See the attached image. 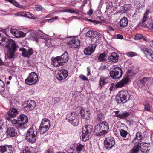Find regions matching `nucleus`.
<instances>
[{"label": "nucleus", "instance_id": "obj_7", "mask_svg": "<svg viewBox=\"0 0 153 153\" xmlns=\"http://www.w3.org/2000/svg\"><path fill=\"white\" fill-rule=\"evenodd\" d=\"M86 35L90 38L91 40L94 42H99L101 39V34L96 31L89 30L87 32Z\"/></svg>", "mask_w": 153, "mask_h": 153}, {"label": "nucleus", "instance_id": "obj_34", "mask_svg": "<svg viewBox=\"0 0 153 153\" xmlns=\"http://www.w3.org/2000/svg\"><path fill=\"white\" fill-rule=\"evenodd\" d=\"M6 1H8L10 3L13 4V5L21 9L23 8V7L22 5L19 4L18 2L15 0H5Z\"/></svg>", "mask_w": 153, "mask_h": 153}, {"label": "nucleus", "instance_id": "obj_30", "mask_svg": "<svg viewBox=\"0 0 153 153\" xmlns=\"http://www.w3.org/2000/svg\"><path fill=\"white\" fill-rule=\"evenodd\" d=\"M109 60L114 62H117L119 59V55L116 53H113L108 58Z\"/></svg>", "mask_w": 153, "mask_h": 153}, {"label": "nucleus", "instance_id": "obj_57", "mask_svg": "<svg viewBox=\"0 0 153 153\" xmlns=\"http://www.w3.org/2000/svg\"><path fill=\"white\" fill-rule=\"evenodd\" d=\"M58 19V17L57 16L53 17H51V18L48 19V21L50 22H51L54 20H56Z\"/></svg>", "mask_w": 153, "mask_h": 153}, {"label": "nucleus", "instance_id": "obj_42", "mask_svg": "<svg viewBox=\"0 0 153 153\" xmlns=\"http://www.w3.org/2000/svg\"><path fill=\"white\" fill-rule=\"evenodd\" d=\"M76 150L77 151H81L84 148V146L82 144L79 143H77L76 144Z\"/></svg>", "mask_w": 153, "mask_h": 153}, {"label": "nucleus", "instance_id": "obj_44", "mask_svg": "<svg viewBox=\"0 0 153 153\" xmlns=\"http://www.w3.org/2000/svg\"><path fill=\"white\" fill-rule=\"evenodd\" d=\"M59 98L57 97H55L52 98V104L55 105L59 103L60 101Z\"/></svg>", "mask_w": 153, "mask_h": 153}, {"label": "nucleus", "instance_id": "obj_36", "mask_svg": "<svg viewBox=\"0 0 153 153\" xmlns=\"http://www.w3.org/2000/svg\"><path fill=\"white\" fill-rule=\"evenodd\" d=\"M29 39L32 40L36 41V43L38 42V39L34 32H32L30 33Z\"/></svg>", "mask_w": 153, "mask_h": 153}, {"label": "nucleus", "instance_id": "obj_43", "mask_svg": "<svg viewBox=\"0 0 153 153\" xmlns=\"http://www.w3.org/2000/svg\"><path fill=\"white\" fill-rule=\"evenodd\" d=\"M120 136L123 138L126 137L128 135V132L123 129L120 131Z\"/></svg>", "mask_w": 153, "mask_h": 153}, {"label": "nucleus", "instance_id": "obj_40", "mask_svg": "<svg viewBox=\"0 0 153 153\" xmlns=\"http://www.w3.org/2000/svg\"><path fill=\"white\" fill-rule=\"evenodd\" d=\"M149 13V10H147L146 11L145 13L144 14L142 21V23L143 24L145 22H146V21H147V20L148 19V15Z\"/></svg>", "mask_w": 153, "mask_h": 153}, {"label": "nucleus", "instance_id": "obj_32", "mask_svg": "<svg viewBox=\"0 0 153 153\" xmlns=\"http://www.w3.org/2000/svg\"><path fill=\"white\" fill-rule=\"evenodd\" d=\"M40 125L50 128V121L47 118L43 119Z\"/></svg>", "mask_w": 153, "mask_h": 153}, {"label": "nucleus", "instance_id": "obj_29", "mask_svg": "<svg viewBox=\"0 0 153 153\" xmlns=\"http://www.w3.org/2000/svg\"><path fill=\"white\" fill-rule=\"evenodd\" d=\"M59 58L61 61L60 62L62 63V65L63 63L67 62L68 60V55L66 51H65L64 53L62 55L58 56Z\"/></svg>", "mask_w": 153, "mask_h": 153}, {"label": "nucleus", "instance_id": "obj_6", "mask_svg": "<svg viewBox=\"0 0 153 153\" xmlns=\"http://www.w3.org/2000/svg\"><path fill=\"white\" fill-rule=\"evenodd\" d=\"M93 129V126L90 124H88L83 126L82 128V138L83 141H86L89 138V136Z\"/></svg>", "mask_w": 153, "mask_h": 153}, {"label": "nucleus", "instance_id": "obj_27", "mask_svg": "<svg viewBox=\"0 0 153 153\" xmlns=\"http://www.w3.org/2000/svg\"><path fill=\"white\" fill-rule=\"evenodd\" d=\"M118 24L121 28H123L126 27L128 24V20L127 17H123L120 19L118 22Z\"/></svg>", "mask_w": 153, "mask_h": 153}, {"label": "nucleus", "instance_id": "obj_60", "mask_svg": "<svg viewBox=\"0 0 153 153\" xmlns=\"http://www.w3.org/2000/svg\"><path fill=\"white\" fill-rule=\"evenodd\" d=\"M54 151L52 148H50L48 150L46 151L45 153H53Z\"/></svg>", "mask_w": 153, "mask_h": 153}, {"label": "nucleus", "instance_id": "obj_38", "mask_svg": "<svg viewBox=\"0 0 153 153\" xmlns=\"http://www.w3.org/2000/svg\"><path fill=\"white\" fill-rule=\"evenodd\" d=\"M49 128L40 125L39 128V130L41 134H43L46 132L47 131L49 130Z\"/></svg>", "mask_w": 153, "mask_h": 153}, {"label": "nucleus", "instance_id": "obj_62", "mask_svg": "<svg viewBox=\"0 0 153 153\" xmlns=\"http://www.w3.org/2000/svg\"><path fill=\"white\" fill-rule=\"evenodd\" d=\"M89 21H90L91 22H93L94 23L96 24H98L101 23L100 21L95 20H91L90 19H89Z\"/></svg>", "mask_w": 153, "mask_h": 153}, {"label": "nucleus", "instance_id": "obj_47", "mask_svg": "<svg viewBox=\"0 0 153 153\" xmlns=\"http://www.w3.org/2000/svg\"><path fill=\"white\" fill-rule=\"evenodd\" d=\"M4 83L0 79V91L4 92Z\"/></svg>", "mask_w": 153, "mask_h": 153}, {"label": "nucleus", "instance_id": "obj_31", "mask_svg": "<svg viewBox=\"0 0 153 153\" xmlns=\"http://www.w3.org/2000/svg\"><path fill=\"white\" fill-rule=\"evenodd\" d=\"M108 77L101 76L99 80V85L100 87H102L105 84L108 82Z\"/></svg>", "mask_w": 153, "mask_h": 153}, {"label": "nucleus", "instance_id": "obj_33", "mask_svg": "<svg viewBox=\"0 0 153 153\" xmlns=\"http://www.w3.org/2000/svg\"><path fill=\"white\" fill-rule=\"evenodd\" d=\"M144 53L146 56L148 58L153 62V53H151V51L148 49H146Z\"/></svg>", "mask_w": 153, "mask_h": 153}, {"label": "nucleus", "instance_id": "obj_41", "mask_svg": "<svg viewBox=\"0 0 153 153\" xmlns=\"http://www.w3.org/2000/svg\"><path fill=\"white\" fill-rule=\"evenodd\" d=\"M96 120L98 121H101L104 119V114L102 113H99L97 115Z\"/></svg>", "mask_w": 153, "mask_h": 153}, {"label": "nucleus", "instance_id": "obj_25", "mask_svg": "<svg viewBox=\"0 0 153 153\" xmlns=\"http://www.w3.org/2000/svg\"><path fill=\"white\" fill-rule=\"evenodd\" d=\"M143 137L142 133L141 132H137L136 134L135 137L132 141V143L139 144V143L141 142Z\"/></svg>", "mask_w": 153, "mask_h": 153}, {"label": "nucleus", "instance_id": "obj_9", "mask_svg": "<svg viewBox=\"0 0 153 153\" xmlns=\"http://www.w3.org/2000/svg\"><path fill=\"white\" fill-rule=\"evenodd\" d=\"M66 119L71 124L73 125L74 126L77 125L78 120L77 119V114L75 112H71L68 113L67 115Z\"/></svg>", "mask_w": 153, "mask_h": 153}, {"label": "nucleus", "instance_id": "obj_19", "mask_svg": "<svg viewBox=\"0 0 153 153\" xmlns=\"http://www.w3.org/2000/svg\"><path fill=\"white\" fill-rule=\"evenodd\" d=\"M129 79L128 77H123L122 79L115 85L116 88H121L124 86L129 82Z\"/></svg>", "mask_w": 153, "mask_h": 153}, {"label": "nucleus", "instance_id": "obj_58", "mask_svg": "<svg viewBox=\"0 0 153 153\" xmlns=\"http://www.w3.org/2000/svg\"><path fill=\"white\" fill-rule=\"evenodd\" d=\"M35 9L36 11H40L42 9V7L40 5H37L35 6Z\"/></svg>", "mask_w": 153, "mask_h": 153}, {"label": "nucleus", "instance_id": "obj_59", "mask_svg": "<svg viewBox=\"0 0 153 153\" xmlns=\"http://www.w3.org/2000/svg\"><path fill=\"white\" fill-rule=\"evenodd\" d=\"M115 3L116 4H113V6H114V7H115V8H117V7L116 6H121V3H119L118 2V1H115Z\"/></svg>", "mask_w": 153, "mask_h": 153}, {"label": "nucleus", "instance_id": "obj_39", "mask_svg": "<svg viewBox=\"0 0 153 153\" xmlns=\"http://www.w3.org/2000/svg\"><path fill=\"white\" fill-rule=\"evenodd\" d=\"M144 110L145 111L150 112L151 110V106L150 104L148 102H146L144 103Z\"/></svg>", "mask_w": 153, "mask_h": 153}, {"label": "nucleus", "instance_id": "obj_12", "mask_svg": "<svg viewBox=\"0 0 153 153\" xmlns=\"http://www.w3.org/2000/svg\"><path fill=\"white\" fill-rule=\"evenodd\" d=\"M105 147L108 150H110L115 144L114 139L112 136L107 137L104 141Z\"/></svg>", "mask_w": 153, "mask_h": 153}, {"label": "nucleus", "instance_id": "obj_35", "mask_svg": "<svg viewBox=\"0 0 153 153\" xmlns=\"http://www.w3.org/2000/svg\"><path fill=\"white\" fill-rule=\"evenodd\" d=\"M62 11L63 12H68L71 13H75L77 15L79 13L78 11H76L73 9L68 8H64Z\"/></svg>", "mask_w": 153, "mask_h": 153}, {"label": "nucleus", "instance_id": "obj_18", "mask_svg": "<svg viewBox=\"0 0 153 153\" xmlns=\"http://www.w3.org/2000/svg\"><path fill=\"white\" fill-rule=\"evenodd\" d=\"M80 113L83 118L87 120L90 119L91 113L88 109L82 108L80 110Z\"/></svg>", "mask_w": 153, "mask_h": 153}, {"label": "nucleus", "instance_id": "obj_52", "mask_svg": "<svg viewBox=\"0 0 153 153\" xmlns=\"http://www.w3.org/2000/svg\"><path fill=\"white\" fill-rule=\"evenodd\" d=\"M30 148L28 147H26L23 150L21 153H30Z\"/></svg>", "mask_w": 153, "mask_h": 153}, {"label": "nucleus", "instance_id": "obj_15", "mask_svg": "<svg viewBox=\"0 0 153 153\" xmlns=\"http://www.w3.org/2000/svg\"><path fill=\"white\" fill-rule=\"evenodd\" d=\"M10 31L11 33L16 38L24 37L26 34V33L15 28H12Z\"/></svg>", "mask_w": 153, "mask_h": 153}, {"label": "nucleus", "instance_id": "obj_49", "mask_svg": "<svg viewBox=\"0 0 153 153\" xmlns=\"http://www.w3.org/2000/svg\"><path fill=\"white\" fill-rule=\"evenodd\" d=\"M127 55L128 57H132L134 56H136L137 54L134 52L130 51L127 53Z\"/></svg>", "mask_w": 153, "mask_h": 153}, {"label": "nucleus", "instance_id": "obj_23", "mask_svg": "<svg viewBox=\"0 0 153 153\" xmlns=\"http://www.w3.org/2000/svg\"><path fill=\"white\" fill-rule=\"evenodd\" d=\"M19 50L22 51V55L24 57L29 58L34 53V51L32 49H29L28 51L24 48H20Z\"/></svg>", "mask_w": 153, "mask_h": 153}, {"label": "nucleus", "instance_id": "obj_64", "mask_svg": "<svg viewBox=\"0 0 153 153\" xmlns=\"http://www.w3.org/2000/svg\"><path fill=\"white\" fill-rule=\"evenodd\" d=\"M93 11L91 9L90 10L87 12V13L88 15H91L93 14Z\"/></svg>", "mask_w": 153, "mask_h": 153}, {"label": "nucleus", "instance_id": "obj_37", "mask_svg": "<svg viewBox=\"0 0 153 153\" xmlns=\"http://www.w3.org/2000/svg\"><path fill=\"white\" fill-rule=\"evenodd\" d=\"M136 145L131 149L130 153H138L139 150V145L135 144Z\"/></svg>", "mask_w": 153, "mask_h": 153}, {"label": "nucleus", "instance_id": "obj_8", "mask_svg": "<svg viewBox=\"0 0 153 153\" xmlns=\"http://www.w3.org/2000/svg\"><path fill=\"white\" fill-rule=\"evenodd\" d=\"M38 80V76L37 74L34 72H32L29 74L28 77L26 79L25 82L27 84L32 85L36 83Z\"/></svg>", "mask_w": 153, "mask_h": 153}, {"label": "nucleus", "instance_id": "obj_48", "mask_svg": "<svg viewBox=\"0 0 153 153\" xmlns=\"http://www.w3.org/2000/svg\"><path fill=\"white\" fill-rule=\"evenodd\" d=\"M137 87H142L144 85L141 79H139L137 80Z\"/></svg>", "mask_w": 153, "mask_h": 153}, {"label": "nucleus", "instance_id": "obj_3", "mask_svg": "<svg viewBox=\"0 0 153 153\" xmlns=\"http://www.w3.org/2000/svg\"><path fill=\"white\" fill-rule=\"evenodd\" d=\"M28 122V118L27 116L23 114L19 115L17 119H13L11 123L14 124V126L17 128L22 127Z\"/></svg>", "mask_w": 153, "mask_h": 153}, {"label": "nucleus", "instance_id": "obj_16", "mask_svg": "<svg viewBox=\"0 0 153 153\" xmlns=\"http://www.w3.org/2000/svg\"><path fill=\"white\" fill-rule=\"evenodd\" d=\"M13 149L11 145H5L0 146V152L1 153H13Z\"/></svg>", "mask_w": 153, "mask_h": 153}, {"label": "nucleus", "instance_id": "obj_2", "mask_svg": "<svg viewBox=\"0 0 153 153\" xmlns=\"http://www.w3.org/2000/svg\"><path fill=\"white\" fill-rule=\"evenodd\" d=\"M108 129V123L106 122H103L95 126L94 132L96 136H100L105 135Z\"/></svg>", "mask_w": 153, "mask_h": 153}, {"label": "nucleus", "instance_id": "obj_56", "mask_svg": "<svg viewBox=\"0 0 153 153\" xmlns=\"http://www.w3.org/2000/svg\"><path fill=\"white\" fill-rule=\"evenodd\" d=\"M80 78L82 80L85 81V80H88V79L87 78L86 76H85V75H81L79 76Z\"/></svg>", "mask_w": 153, "mask_h": 153}, {"label": "nucleus", "instance_id": "obj_21", "mask_svg": "<svg viewBox=\"0 0 153 153\" xmlns=\"http://www.w3.org/2000/svg\"><path fill=\"white\" fill-rule=\"evenodd\" d=\"M96 47V45L95 44L90 45L89 47L84 50V54L87 55H91L94 52Z\"/></svg>", "mask_w": 153, "mask_h": 153}, {"label": "nucleus", "instance_id": "obj_20", "mask_svg": "<svg viewBox=\"0 0 153 153\" xmlns=\"http://www.w3.org/2000/svg\"><path fill=\"white\" fill-rule=\"evenodd\" d=\"M80 41L77 38H74L70 40L68 43L72 48H77L80 44Z\"/></svg>", "mask_w": 153, "mask_h": 153}, {"label": "nucleus", "instance_id": "obj_13", "mask_svg": "<svg viewBox=\"0 0 153 153\" xmlns=\"http://www.w3.org/2000/svg\"><path fill=\"white\" fill-rule=\"evenodd\" d=\"M36 103L34 100H29L24 102L23 108L27 112L33 109L36 107Z\"/></svg>", "mask_w": 153, "mask_h": 153}, {"label": "nucleus", "instance_id": "obj_50", "mask_svg": "<svg viewBox=\"0 0 153 153\" xmlns=\"http://www.w3.org/2000/svg\"><path fill=\"white\" fill-rule=\"evenodd\" d=\"M25 12H19L14 14L15 16L25 17Z\"/></svg>", "mask_w": 153, "mask_h": 153}, {"label": "nucleus", "instance_id": "obj_5", "mask_svg": "<svg viewBox=\"0 0 153 153\" xmlns=\"http://www.w3.org/2000/svg\"><path fill=\"white\" fill-rule=\"evenodd\" d=\"M37 35L40 36L42 39H44L45 44L49 47L56 45V44L53 43L55 40L52 39L51 36L46 34L41 30L38 31Z\"/></svg>", "mask_w": 153, "mask_h": 153}, {"label": "nucleus", "instance_id": "obj_28", "mask_svg": "<svg viewBox=\"0 0 153 153\" xmlns=\"http://www.w3.org/2000/svg\"><path fill=\"white\" fill-rule=\"evenodd\" d=\"M51 60L52 64L55 67H59L60 66L62 65L58 56L55 58H52Z\"/></svg>", "mask_w": 153, "mask_h": 153}, {"label": "nucleus", "instance_id": "obj_55", "mask_svg": "<svg viewBox=\"0 0 153 153\" xmlns=\"http://www.w3.org/2000/svg\"><path fill=\"white\" fill-rule=\"evenodd\" d=\"M148 25L149 27L153 29V21L151 19H149V21Z\"/></svg>", "mask_w": 153, "mask_h": 153}, {"label": "nucleus", "instance_id": "obj_63", "mask_svg": "<svg viewBox=\"0 0 153 153\" xmlns=\"http://www.w3.org/2000/svg\"><path fill=\"white\" fill-rule=\"evenodd\" d=\"M87 75L88 76H89L91 74V70H90V68L89 67H88L87 68Z\"/></svg>", "mask_w": 153, "mask_h": 153}, {"label": "nucleus", "instance_id": "obj_45", "mask_svg": "<svg viewBox=\"0 0 153 153\" xmlns=\"http://www.w3.org/2000/svg\"><path fill=\"white\" fill-rule=\"evenodd\" d=\"M98 59L100 62L105 61V54H100L98 56Z\"/></svg>", "mask_w": 153, "mask_h": 153}, {"label": "nucleus", "instance_id": "obj_14", "mask_svg": "<svg viewBox=\"0 0 153 153\" xmlns=\"http://www.w3.org/2000/svg\"><path fill=\"white\" fill-rule=\"evenodd\" d=\"M68 76V72L67 70L61 69L58 71L56 75L57 79L59 81L65 79Z\"/></svg>", "mask_w": 153, "mask_h": 153}, {"label": "nucleus", "instance_id": "obj_46", "mask_svg": "<svg viewBox=\"0 0 153 153\" xmlns=\"http://www.w3.org/2000/svg\"><path fill=\"white\" fill-rule=\"evenodd\" d=\"M34 16L31 13L29 12H25V17L30 19H32Z\"/></svg>", "mask_w": 153, "mask_h": 153}, {"label": "nucleus", "instance_id": "obj_1", "mask_svg": "<svg viewBox=\"0 0 153 153\" xmlns=\"http://www.w3.org/2000/svg\"><path fill=\"white\" fill-rule=\"evenodd\" d=\"M0 45L5 47L8 49L7 56L9 58H13L16 49V45L14 41L12 39H9L0 34Z\"/></svg>", "mask_w": 153, "mask_h": 153}, {"label": "nucleus", "instance_id": "obj_11", "mask_svg": "<svg viewBox=\"0 0 153 153\" xmlns=\"http://www.w3.org/2000/svg\"><path fill=\"white\" fill-rule=\"evenodd\" d=\"M119 98L117 99L118 103H124L127 101L130 98V95L127 91H121L119 93Z\"/></svg>", "mask_w": 153, "mask_h": 153}, {"label": "nucleus", "instance_id": "obj_26", "mask_svg": "<svg viewBox=\"0 0 153 153\" xmlns=\"http://www.w3.org/2000/svg\"><path fill=\"white\" fill-rule=\"evenodd\" d=\"M6 133L7 136L14 137L17 135V131L14 128L10 127L7 130Z\"/></svg>", "mask_w": 153, "mask_h": 153}, {"label": "nucleus", "instance_id": "obj_24", "mask_svg": "<svg viewBox=\"0 0 153 153\" xmlns=\"http://www.w3.org/2000/svg\"><path fill=\"white\" fill-rule=\"evenodd\" d=\"M149 143L142 142L140 144V148L142 153H147L148 148L150 146Z\"/></svg>", "mask_w": 153, "mask_h": 153}, {"label": "nucleus", "instance_id": "obj_61", "mask_svg": "<svg viewBox=\"0 0 153 153\" xmlns=\"http://www.w3.org/2000/svg\"><path fill=\"white\" fill-rule=\"evenodd\" d=\"M128 7H129V6L128 4H125L124 6V7H123V10L124 11H127L128 10V8H129Z\"/></svg>", "mask_w": 153, "mask_h": 153}, {"label": "nucleus", "instance_id": "obj_53", "mask_svg": "<svg viewBox=\"0 0 153 153\" xmlns=\"http://www.w3.org/2000/svg\"><path fill=\"white\" fill-rule=\"evenodd\" d=\"M142 36L141 34H137L135 36V40H139L142 39Z\"/></svg>", "mask_w": 153, "mask_h": 153}, {"label": "nucleus", "instance_id": "obj_22", "mask_svg": "<svg viewBox=\"0 0 153 153\" xmlns=\"http://www.w3.org/2000/svg\"><path fill=\"white\" fill-rule=\"evenodd\" d=\"M8 117L7 118L8 121H10L12 120L10 118H13L16 117L18 114V111L17 110L14 108H10L8 112Z\"/></svg>", "mask_w": 153, "mask_h": 153}, {"label": "nucleus", "instance_id": "obj_10", "mask_svg": "<svg viewBox=\"0 0 153 153\" xmlns=\"http://www.w3.org/2000/svg\"><path fill=\"white\" fill-rule=\"evenodd\" d=\"M110 76L113 79H120L122 77V71L119 67H116L109 72Z\"/></svg>", "mask_w": 153, "mask_h": 153}, {"label": "nucleus", "instance_id": "obj_51", "mask_svg": "<svg viewBox=\"0 0 153 153\" xmlns=\"http://www.w3.org/2000/svg\"><path fill=\"white\" fill-rule=\"evenodd\" d=\"M66 151L68 153H73L74 151V149L73 146H70L68 147Z\"/></svg>", "mask_w": 153, "mask_h": 153}, {"label": "nucleus", "instance_id": "obj_4", "mask_svg": "<svg viewBox=\"0 0 153 153\" xmlns=\"http://www.w3.org/2000/svg\"><path fill=\"white\" fill-rule=\"evenodd\" d=\"M37 134L36 128L33 126L27 131L26 139L29 142L34 143L36 140Z\"/></svg>", "mask_w": 153, "mask_h": 153}, {"label": "nucleus", "instance_id": "obj_17", "mask_svg": "<svg viewBox=\"0 0 153 153\" xmlns=\"http://www.w3.org/2000/svg\"><path fill=\"white\" fill-rule=\"evenodd\" d=\"M113 113L114 116L120 119H124L128 117L129 115V114L126 111H123L122 113H119L118 111H114Z\"/></svg>", "mask_w": 153, "mask_h": 153}, {"label": "nucleus", "instance_id": "obj_54", "mask_svg": "<svg viewBox=\"0 0 153 153\" xmlns=\"http://www.w3.org/2000/svg\"><path fill=\"white\" fill-rule=\"evenodd\" d=\"M106 30L108 33H109L111 31H114V29L112 27L109 26L107 27Z\"/></svg>", "mask_w": 153, "mask_h": 153}]
</instances>
